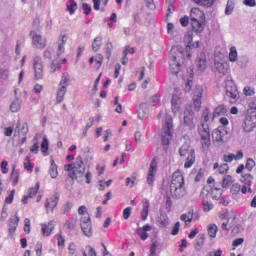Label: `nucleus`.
I'll list each match as a JSON object with an SVG mask.
<instances>
[{"mask_svg": "<svg viewBox=\"0 0 256 256\" xmlns=\"http://www.w3.org/2000/svg\"><path fill=\"white\" fill-rule=\"evenodd\" d=\"M185 55L191 59V53L179 46H174L170 50V71L173 75H178L181 71L183 63H185Z\"/></svg>", "mask_w": 256, "mask_h": 256, "instance_id": "nucleus-1", "label": "nucleus"}, {"mask_svg": "<svg viewBox=\"0 0 256 256\" xmlns=\"http://www.w3.org/2000/svg\"><path fill=\"white\" fill-rule=\"evenodd\" d=\"M164 116V120L162 121V134H161V141L164 151L169 149V143H171V139H173V117L161 110L158 114V119Z\"/></svg>", "mask_w": 256, "mask_h": 256, "instance_id": "nucleus-2", "label": "nucleus"}, {"mask_svg": "<svg viewBox=\"0 0 256 256\" xmlns=\"http://www.w3.org/2000/svg\"><path fill=\"white\" fill-rule=\"evenodd\" d=\"M170 193L172 199H183L187 195V189L185 188V178L181 171H176L172 175V181L170 184Z\"/></svg>", "mask_w": 256, "mask_h": 256, "instance_id": "nucleus-3", "label": "nucleus"}, {"mask_svg": "<svg viewBox=\"0 0 256 256\" xmlns=\"http://www.w3.org/2000/svg\"><path fill=\"white\" fill-rule=\"evenodd\" d=\"M64 170L69 174L70 179L77 180L83 179L85 175V162H83V156L76 157V160L72 164H66Z\"/></svg>", "mask_w": 256, "mask_h": 256, "instance_id": "nucleus-4", "label": "nucleus"}, {"mask_svg": "<svg viewBox=\"0 0 256 256\" xmlns=\"http://www.w3.org/2000/svg\"><path fill=\"white\" fill-rule=\"evenodd\" d=\"M180 157H185L186 155V162L184 164L185 169H191L195 164V150L191 149V142H185L179 149Z\"/></svg>", "mask_w": 256, "mask_h": 256, "instance_id": "nucleus-5", "label": "nucleus"}, {"mask_svg": "<svg viewBox=\"0 0 256 256\" xmlns=\"http://www.w3.org/2000/svg\"><path fill=\"white\" fill-rule=\"evenodd\" d=\"M198 135H200L201 145L204 151L211 147V130L209 124L202 123L198 126Z\"/></svg>", "mask_w": 256, "mask_h": 256, "instance_id": "nucleus-6", "label": "nucleus"}, {"mask_svg": "<svg viewBox=\"0 0 256 256\" xmlns=\"http://www.w3.org/2000/svg\"><path fill=\"white\" fill-rule=\"evenodd\" d=\"M67 87H69V73H63L56 94V101L58 104L63 103V99H65V94L67 93Z\"/></svg>", "mask_w": 256, "mask_h": 256, "instance_id": "nucleus-7", "label": "nucleus"}, {"mask_svg": "<svg viewBox=\"0 0 256 256\" xmlns=\"http://www.w3.org/2000/svg\"><path fill=\"white\" fill-rule=\"evenodd\" d=\"M226 95L230 99V103H237L239 101V91L233 80L226 81Z\"/></svg>", "mask_w": 256, "mask_h": 256, "instance_id": "nucleus-8", "label": "nucleus"}, {"mask_svg": "<svg viewBox=\"0 0 256 256\" xmlns=\"http://www.w3.org/2000/svg\"><path fill=\"white\" fill-rule=\"evenodd\" d=\"M256 127V111L248 110L246 119L243 124V129L246 133H251Z\"/></svg>", "mask_w": 256, "mask_h": 256, "instance_id": "nucleus-9", "label": "nucleus"}, {"mask_svg": "<svg viewBox=\"0 0 256 256\" xmlns=\"http://www.w3.org/2000/svg\"><path fill=\"white\" fill-rule=\"evenodd\" d=\"M34 77L37 81L43 79V58L41 56H35L33 59Z\"/></svg>", "mask_w": 256, "mask_h": 256, "instance_id": "nucleus-10", "label": "nucleus"}, {"mask_svg": "<svg viewBox=\"0 0 256 256\" xmlns=\"http://www.w3.org/2000/svg\"><path fill=\"white\" fill-rule=\"evenodd\" d=\"M30 37H32V45L36 49H45L47 47V39L42 37L41 34H37L35 30L30 31Z\"/></svg>", "mask_w": 256, "mask_h": 256, "instance_id": "nucleus-11", "label": "nucleus"}, {"mask_svg": "<svg viewBox=\"0 0 256 256\" xmlns=\"http://www.w3.org/2000/svg\"><path fill=\"white\" fill-rule=\"evenodd\" d=\"M203 86L197 85L193 89V103L196 111H200L203 99Z\"/></svg>", "mask_w": 256, "mask_h": 256, "instance_id": "nucleus-12", "label": "nucleus"}, {"mask_svg": "<svg viewBox=\"0 0 256 256\" xmlns=\"http://www.w3.org/2000/svg\"><path fill=\"white\" fill-rule=\"evenodd\" d=\"M80 225L82 232L86 237H91L93 235L92 226H91V217L89 215L83 216L80 219Z\"/></svg>", "mask_w": 256, "mask_h": 256, "instance_id": "nucleus-13", "label": "nucleus"}, {"mask_svg": "<svg viewBox=\"0 0 256 256\" xmlns=\"http://www.w3.org/2000/svg\"><path fill=\"white\" fill-rule=\"evenodd\" d=\"M194 115L195 113L193 112V107L187 106L184 111V120H183L185 127H189V129L195 128V124L193 123Z\"/></svg>", "mask_w": 256, "mask_h": 256, "instance_id": "nucleus-14", "label": "nucleus"}, {"mask_svg": "<svg viewBox=\"0 0 256 256\" xmlns=\"http://www.w3.org/2000/svg\"><path fill=\"white\" fill-rule=\"evenodd\" d=\"M212 139L214 141V143H218V145H223V143H225V127L220 126L218 128H216L213 132H212Z\"/></svg>", "mask_w": 256, "mask_h": 256, "instance_id": "nucleus-15", "label": "nucleus"}, {"mask_svg": "<svg viewBox=\"0 0 256 256\" xmlns=\"http://www.w3.org/2000/svg\"><path fill=\"white\" fill-rule=\"evenodd\" d=\"M179 93H181V90L176 88L172 95V111L173 113H179L181 111V96H179Z\"/></svg>", "mask_w": 256, "mask_h": 256, "instance_id": "nucleus-16", "label": "nucleus"}, {"mask_svg": "<svg viewBox=\"0 0 256 256\" xmlns=\"http://www.w3.org/2000/svg\"><path fill=\"white\" fill-rule=\"evenodd\" d=\"M155 173H157V160L153 159L149 171H148V176H147V183L148 185L153 186V183L155 181Z\"/></svg>", "mask_w": 256, "mask_h": 256, "instance_id": "nucleus-17", "label": "nucleus"}, {"mask_svg": "<svg viewBox=\"0 0 256 256\" xmlns=\"http://www.w3.org/2000/svg\"><path fill=\"white\" fill-rule=\"evenodd\" d=\"M201 197H202V205H203V211L205 213H209V211H211V209H213V204H211V202H209V190H203L201 193Z\"/></svg>", "mask_w": 256, "mask_h": 256, "instance_id": "nucleus-18", "label": "nucleus"}, {"mask_svg": "<svg viewBox=\"0 0 256 256\" xmlns=\"http://www.w3.org/2000/svg\"><path fill=\"white\" fill-rule=\"evenodd\" d=\"M67 43V35L64 34V32L60 33L57 45V57H61L65 53V45Z\"/></svg>", "mask_w": 256, "mask_h": 256, "instance_id": "nucleus-19", "label": "nucleus"}, {"mask_svg": "<svg viewBox=\"0 0 256 256\" xmlns=\"http://www.w3.org/2000/svg\"><path fill=\"white\" fill-rule=\"evenodd\" d=\"M191 22L192 21H206L205 12L199 8H192L190 11Z\"/></svg>", "mask_w": 256, "mask_h": 256, "instance_id": "nucleus-20", "label": "nucleus"}, {"mask_svg": "<svg viewBox=\"0 0 256 256\" xmlns=\"http://www.w3.org/2000/svg\"><path fill=\"white\" fill-rule=\"evenodd\" d=\"M207 190L209 191V197H211L213 201H219V199H221V196L223 195V192L220 190V188L207 187L203 189V191Z\"/></svg>", "mask_w": 256, "mask_h": 256, "instance_id": "nucleus-21", "label": "nucleus"}, {"mask_svg": "<svg viewBox=\"0 0 256 256\" xmlns=\"http://www.w3.org/2000/svg\"><path fill=\"white\" fill-rule=\"evenodd\" d=\"M15 133H18V135H23L24 137L29 133V124L27 122H24L21 127V120H18Z\"/></svg>", "mask_w": 256, "mask_h": 256, "instance_id": "nucleus-22", "label": "nucleus"}, {"mask_svg": "<svg viewBox=\"0 0 256 256\" xmlns=\"http://www.w3.org/2000/svg\"><path fill=\"white\" fill-rule=\"evenodd\" d=\"M8 227L10 235L11 233H15V231H17V227H19V216L17 213L9 219Z\"/></svg>", "mask_w": 256, "mask_h": 256, "instance_id": "nucleus-23", "label": "nucleus"}, {"mask_svg": "<svg viewBox=\"0 0 256 256\" xmlns=\"http://www.w3.org/2000/svg\"><path fill=\"white\" fill-rule=\"evenodd\" d=\"M197 68L201 73L207 69V56L205 53H201L197 58Z\"/></svg>", "mask_w": 256, "mask_h": 256, "instance_id": "nucleus-24", "label": "nucleus"}, {"mask_svg": "<svg viewBox=\"0 0 256 256\" xmlns=\"http://www.w3.org/2000/svg\"><path fill=\"white\" fill-rule=\"evenodd\" d=\"M149 117V106L147 104L142 103L138 109V118L143 121V119H147Z\"/></svg>", "mask_w": 256, "mask_h": 256, "instance_id": "nucleus-25", "label": "nucleus"}, {"mask_svg": "<svg viewBox=\"0 0 256 256\" xmlns=\"http://www.w3.org/2000/svg\"><path fill=\"white\" fill-rule=\"evenodd\" d=\"M215 68L220 75H227L229 73V64L225 62L215 61Z\"/></svg>", "mask_w": 256, "mask_h": 256, "instance_id": "nucleus-26", "label": "nucleus"}, {"mask_svg": "<svg viewBox=\"0 0 256 256\" xmlns=\"http://www.w3.org/2000/svg\"><path fill=\"white\" fill-rule=\"evenodd\" d=\"M53 229H55V221L51 220L48 225L42 224V234L45 237H49L51 233H53Z\"/></svg>", "mask_w": 256, "mask_h": 256, "instance_id": "nucleus-27", "label": "nucleus"}, {"mask_svg": "<svg viewBox=\"0 0 256 256\" xmlns=\"http://www.w3.org/2000/svg\"><path fill=\"white\" fill-rule=\"evenodd\" d=\"M191 26L195 33H203V31L205 30V21H192Z\"/></svg>", "mask_w": 256, "mask_h": 256, "instance_id": "nucleus-28", "label": "nucleus"}, {"mask_svg": "<svg viewBox=\"0 0 256 256\" xmlns=\"http://www.w3.org/2000/svg\"><path fill=\"white\" fill-rule=\"evenodd\" d=\"M59 203V193L54 194L49 200H47L45 207L46 209H49L51 207L52 211L57 207V204Z\"/></svg>", "mask_w": 256, "mask_h": 256, "instance_id": "nucleus-29", "label": "nucleus"}, {"mask_svg": "<svg viewBox=\"0 0 256 256\" xmlns=\"http://www.w3.org/2000/svg\"><path fill=\"white\" fill-rule=\"evenodd\" d=\"M50 163L49 175L52 179H57V177H59V171L57 170V164L55 163V159H53V157H51Z\"/></svg>", "mask_w": 256, "mask_h": 256, "instance_id": "nucleus-30", "label": "nucleus"}, {"mask_svg": "<svg viewBox=\"0 0 256 256\" xmlns=\"http://www.w3.org/2000/svg\"><path fill=\"white\" fill-rule=\"evenodd\" d=\"M159 227H168L169 225V216L165 212H161L158 217Z\"/></svg>", "mask_w": 256, "mask_h": 256, "instance_id": "nucleus-31", "label": "nucleus"}, {"mask_svg": "<svg viewBox=\"0 0 256 256\" xmlns=\"http://www.w3.org/2000/svg\"><path fill=\"white\" fill-rule=\"evenodd\" d=\"M101 45H103V36H97L92 42V50L97 53L101 49Z\"/></svg>", "mask_w": 256, "mask_h": 256, "instance_id": "nucleus-32", "label": "nucleus"}, {"mask_svg": "<svg viewBox=\"0 0 256 256\" xmlns=\"http://www.w3.org/2000/svg\"><path fill=\"white\" fill-rule=\"evenodd\" d=\"M143 209L141 211V218L143 221H145L147 219V217H149V200H143Z\"/></svg>", "mask_w": 256, "mask_h": 256, "instance_id": "nucleus-33", "label": "nucleus"}, {"mask_svg": "<svg viewBox=\"0 0 256 256\" xmlns=\"http://www.w3.org/2000/svg\"><path fill=\"white\" fill-rule=\"evenodd\" d=\"M227 114V107L225 105H219L215 108L213 112V117H221Z\"/></svg>", "mask_w": 256, "mask_h": 256, "instance_id": "nucleus-34", "label": "nucleus"}, {"mask_svg": "<svg viewBox=\"0 0 256 256\" xmlns=\"http://www.w3.org/2000/svg\"><path fill=\"white\" fill-rule=\"evenodd\" d=\"M180 219L184 221L185 225H189L193 221V209H190L187 213L180 216Z\"/></svg>", "mask_w": 256, "mask_h": 256, "instance_id": "nucleus-35", "label": "nucleus"}, {"mask_svg": "<svg viewBox=\"0 0 256 256\" xmlns=\"http://www.w3.org/2000/svg\"><path fill=\"white\" fill-rule=\"evenodd\" d=\"M10 110L12 113H18V111H21V99L16 98L10 105Z\"/></svg>", "mask_w": 256, "mask_h": 256, "instance_id": "nucleus-36", "label": "nucleus"}, {"mask_svg": "<svg viewBox=\"0 0 256 256\" xmlns=\"http://www.w3.org/2000/svg\"><path fill=\"white\" fill-rule=\"evenodd\" d=\"M194 3L197 5H200L201 7H206V9H209V7H213L215 0H193Z\"/></svg>", "mask_w": 256, "mask_h": 256, "instance_id": "nucleus-37", "label": "nucleus"}, {"mask_svg": "<svg viewBox=\"0 0 256 256\" xmlns=\"http://www.w3.org/2000/svg\"><path fill=\"white\" fill-rule=\"evenodd\" d=\"M205 243V234H200L196 239L195 249L196 251H201L203 244Z\"/></svg>", "mask_w": 256, "mask_h": 256, "instance_id": "nucleus-38", "label": "nucleus"}, {"mask_svg": "<svg viewBox=\"0 0 256 256\" xmlns=\"http://www.w3.org/2000/svg\"><path fill=\"white\" fill-rule=\"evenodd\" d=\"M105 53H106V59H111V54L113 53V43L111 41H108L105 45Z\"/></svg>", "mask_w": 256, "mask_h": 256, "instance_id": "nucleus-39", "label": "nucleus"}, {"mask_svg": "<svg viewBox=\"0 0 256 256\" xmlns=\"http://www.w3.org/2000/svg\"><path fill=\"white\" fill-rule=\"evenodd\" d=\"M159 247H161L159 242L154 241L150 247V256H157V251H159Z\"/></svg>", "mask_w": 256, "mask_h": 256, "instance_id": "nucleus-40", "label": "nucleus"}, {"mask_svg": "<svg viewBox=\"0 0 256 256\" xmlns=\"http://www.w3.org/2000/svg\"><path fill=\"white\" fill-rule=\"evenodd\" d=\"M75 223H76L75 220L74 221L67 220L64 223V229H66L68 233H71V231H75Z\"/></svg>", "mask_w": 256, "mask_h": 256, "instance_id": "nucleus-41", "label": "nucleus"}, {"mask_svg": "<svg viewBox=\"0 0 256 256\" xmlns=\"http://www.w3.org/2000/svg\"><path fill=\"white\" fill-rule=\"evenodd\" d=\"M208 235L212 239H215V237H217V225L211 224L208 226Z\"/></svg>", "mask_w": 256, "mask_h": 256, "instance_id": "nucleus-42", "label": "nucleus"}, {"mask_svg": "<svg viewBox=\"0 0 256 256\" xmlns=\"http://www.w3.org/2000/svg\"><path fill=\"white\" fill-rule=\"evenodd\" d=\"M241 182L245 183L248 186H251V184L253 183V175H251V174L242 175Z\"/></svg>", "mask_w": 256, "mask_h": 256, "instance_id": "nucleus-43", "label": "nucleus"}, {"mask_svg": "<svg viewBox=\"0 0 256 256\" xmlns=\"http://www.w3.org/2000/svg\"><path fill=\"white\" fill-rule=\"evenodd\" d=\"M11 180L13 181V185H17L19 183V170H15V166H13L11 172Z\"/></svg>", "mask_w": 256, "mask_h": 256, "instance_id": "nucleus-44", "label": "nucleus"}, {"mask_svg": "<svg viewBox=\"0 0 256 256\" xmlns=\"http://www.w3.org/2000/svg\"><path fill=\"white\" fill-rule=\"evenodd\" d=\"M55 71H61V64L57 60L52 61L50 64V73H55Z\"/></svg>", "mask_w": 256, "mask_h": 256, "instance_id": "nucleus-45", "label": "nucleus"}, {"mask_svg": "<svg viewBox=\"0 0 256 256\" xmlns=\"http://www.w3.org/2000/svg\"><path fill=\"white\" fill-rule=\"evenodd\" d=\"M232 182H233V177L231 175H226L222 180V187L224 189H227Z\"/></svg>", "mask_w": 256, "mask_h": 256, "instance_id": "nucleus-46", "label": "nucleus"}, {"mask_svg": "<svg viewBox=\"0 0 256 256\" xmlns=\"http://www.w3.org/2000/svg\"><path fill=\"white\" fill-rule=\"evenodd\" d=\"M234 9H235V3L231 0H228L226 4V9H225V15H231Z\"/></svg>", "mask_w": 256, "mask_h": 256, "instance_id": "nucleus-47", "label": "nucleus"}, {"mask_svg": "<svg viewBox=\"0 0 256 256\" xmlns=\"http://www.w3.org/2000/svg\"><path fill=\"white\" fill-rule=\"evenodd\" d=\"M229 59L232 63L237 61V48H235V46L230 48Z\"/></svg>", "mask_w": 256, "mask_h": 256, "instance_id": "nucleus-48", "label": "nucleus"}, {"mask_svg": "<svg viewBox=\"0 0 256 256\" xmlns=\"http://www.w3.org/2000/svg\"><path fill=\"white\" fill-rule=\"evenodd\" d=\"M41 151L44 153V155L49 151V140L47 137H44L41 143Z\"/></svg>", "mask_w": 256, "mask_h": 256, "instance_id": "nucleus-49", "label": "nucleus"}, {"mask_svg": "<svg viewBox=\"0 0 256 256\" xmlns=\"http://www.w3.org/2000/svg\"><path fill=\"white\" fill-rule=\"evenodd\" d=\"M67 11H69L70 15H73L75 11H77V2H75V0H70V5L67 6Z\"/></svg>", "mask_w": 256, "mask_h": 256, "instance_id": "nucleus-50", "label": "nucleus"}, {"mask_svg": "<svg viewBox=\"0 0 256 256\" xmlns=\"http://www.w3.org/2000/svg\"><path fill=\"white\" fill-rule=\"evenodd\" d=\"M191 87H193V76H190V78L185 82V85H184L185 93H189V91H191Z\"/></svg>", "mask_w": 256, "mask_h": 256, "instance_id": "nucleus-51", "label": "nucleus"}, {"mask_svg": "<svg viewBox=\"0 0 256 256\" xmlns=\"http://www.w3.org/2000/svg\"><path fill=\"white\" fill-rule=\"evenodd\" d=\"M136 233H137V235H139V237H140V239H142V241H146V239L149 238V235L142 228H138L136 230Z\"/></svg>", "mask_w": 256, "mask_h": 256, "instance_id": "nucleus-52", "label": "nucleus"}, {"mask_svg": "<svg viewBox=\"0 0 256 256\" xmlns=\"http://www.w3.org/2000/svg\"><path fill=\"white\" fill-rule=\"evenodd\" d=\"M9 78V69L0 68V79H8Z\"/></svg>", "mask_w": 256, "mask_h": 256, "instance_id": "nucleus-53", "label": "nucleus"}, {"mask_svg": "<svg viewBox=\"0 0 256 256\" xmlns=\"http://www.w3.org/2000/svg\"><path fill=\"white\" fill-rule=\"evenodd\" d=\"M95 121V118H89V123H87L84 131H83V136L87 137V131H89L90 127H93V123Z\"/></svg>", "mask_w": 256, "mask_h": 256, "instance_id": "nucleus-54", "label": "nucleus"}, {"mask_svg": "<svg viewBox=\"0 0 256 256\" xmlns=\"http://www.w3.org/2000/svg\"><path fill=\"white\" fill-rule=\"evenodd\" d=\"M13 199H15V190H12L6 197L5 203H7V205H11V203H13Z\"/></svg>", "mask_w": 256, "mask_h": 256, "instance_id": "nucleus-55", "label": "nucleus"}, {"mask_svg": "<svg viewBox=\"0 0 256 256\" xmlns=\"http://www.w3.org/2000/svg\"><path fill=\"white\" fill-rule=\"evenodd\" d=\"M39 191V183L36 184V187L35 188H30L29 190V197L30 199H33V197H35V195H37Z\"/></svg>", "mask_w": 256, "mask_h": 256, "instance_id": "nucleus-56", "label": "nucleus"}, {"mask_svg": "<svg viewBox=\"0 0 256 256\" xmlns=\"http://www.w3.org/2000/svg\"><path fill=\"white\" fill-rule=\"evenodd\" d=\"M35 251L37 256L43 255V244L41 242H38L35 246Z\"/></svg>", "mask_w": 256, "mask_h": 256, "instance_id": "nucleus-57", "label": "nucleus"}, {"mask_svg": "<svg viewBox=\"0 0 256 256\" xmlns=\"http://www.w3.org/2000/svg\"><path fill=\"white\" fill-rule=\"evenodd\" d=\"M246 169H248V171H253V167H255V160L249 158L246 162Z\"/></svg>", "mask_w": 256, "mask_h": 256, "instance_id": "nucleus-58", "label": "nucleus"}, {"mask_svg": "<svg viewBox=\"0 0 256 256\" xmlns=\"http://www.w3.org/2000/svg\"><path fill=\"white\" fill-rule=\"evenodd\" d=\"M57 241H58V247H61L62 249L65 247V238H63V235L57 234Z\"/></svg>", "mask_w": 256, "mask_h": 256, "instance_id": "nucleus-59", "label": "nucleus"}, {"mask_svg": "<svg viewBox=\"0 0 256 256\" xmlns=\"http://www.w3.org/2000/svg\"><path fill=\"white\" fill-rule=\"evenodd\" d=\"M244 95H246V97H252V95H255V89H253L251 87H245Z\"/></svg>", "mask_w": 256, "mask_h": 256, "instance_id": "nucleus-60", "label": "nucleus"}, {"mask_svg": "<svg viewBox=\"0 0 256 256\" xmlns=\"http://www.w3.org/2000/svg\"><path fill=\"white\" fill-rule=\"evenodd\" d=\"M131 211H133V208L127 207L123 210V217L124 219H129L131 217Z\"/></svg>", "mask_w": 256, "mask_h": 256, "instance_id": "nucleus-61", "label": "nucleus"}, {"mask_svg": "<svg viewBox=\"0 0 256 256\" xmlns=\"http://www.w3.org/2000/svg\"><path fill=\"white\" fill-rule=\"evenodd\" d=\"M209 115H211V112L209 111L208 108H206L202 113V119L204 123H207L209 121Z\"/></svg>", "mask_w": 256, "mask_h": 256, "instance_id": "nucleus-62", "label": "nucleus"}, {"mask_svg": "<svg viewBox=\"0 0 256 256\" xmlns=\"http://www.w3.org/2000/svg\"><path fill=\"white\" fill-rule=\"evenodd\" d=\"M82 9L84 11V15H90L91 14V5L84 3L82 5Z\"/></svg>", "mask_w": 256, "mask_h": 256, "instance_id": "nucleus-63", "label": "nucleus"}, {"mask_svg": "<svg viewBox=\"0 0 256 256\" xmlns=\"http://www.w3.org/2000/svg\"><path fill=\"white\" fill-rule=\"evenodd\" d=\"M219 173L221 175H224V173H227V171H229V165L228 164H222L220 167H219Z\"/></svg>", "mask_w": 256, "mask_h": 256, "instance_id": "nucleus-64", "label": "nucleus"}]
</instances>
